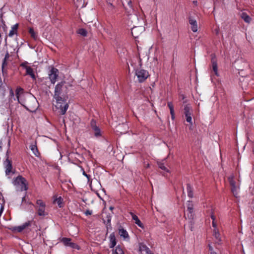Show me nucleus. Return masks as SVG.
<instances>
[{"instance_id": "a19ab883", "label": "nucleus", "mask_w": 254, "mask_h": 254, "mask_svg": "<svg viewBox=\"0 0 254 254\" xmlns=\"http://www.w3.org/2000/svg\"><path fill=\"white\" fill-rule=\"evenodd\" d=\"M27 62H25L24 63H22L20 64V66L24 67V68H26V67H28L29 66H27Z\"/></svg>"}, {"instance_id": "0eeeda50", "label": "nucleus", "mask_w": 254, "mask_h": 254, "mask_svg": "<svg viewBox=\"0 0 254 254\" xmlns=\"http://www.w3.org/2000/svg\"><path fill=\"white\" fill-rule=\"evenodd\" d=\"M8 151H7L6 153L7 158L4 162L6 175H10L11 174L14 173L12 171V162L8 159Z\"/></svg>"}, {"instance_id": "4d7b16f0", "label": "nucleus", "mask_w": 254, "mask_h": 254, "mask_svg": "<svg viewBox=\"0 0 254 254\" xmlns=\"http://www.w3.org/2000/svg\"><path fill=\"white\" fill-rule=\"evenodd\" d=\"M211 254H217L215 252H210Z\"/></svg>"}, {"instance_id": "f8f14e48", "label": "nucleus", "mask_w": 254, "mask_h": 254, "mask_svg": "<svg viewBox=\"0 0 254 254\" xmlns=\"http://www.w3.org/2000/svg\"><path fill=\"white\" fill-rule=\"evenodd\" d=\"M31 222H32L31 221H28L21 226L14 227L13 228V230L18 232H21L23 230L28 227L30 226L31 225Z\"/></svg>"}, {"instance_id": "aec40b11", "label": "nucleus", "mask_w": 254, "mask_h": 254, "mask_svg": "<svg viewBox=\"0 0 254 254\" xmlns=\"http://www.w3.org/2000/svg\"><path fill=\"white\" fill-rule=\"evenodd\" d=\"M46 206L36 207L37 214L39 216H44L47 214L45 212Z\"/></svg>"}, {"instance_id": "72a5a7b5", "label": "nucleus", "mask_w": 254, "mask_h": 254, "mask_svg": "<svg viewBox=\"0 0 254 254\" xmlns=\"http://www.w3.org/2000/svg\"><path fill=\"white\" fill-rule=\"evenodd\" d=\"M104 224L106 225V228L107 229V232H106V235H107L110 230H112L111 222H110V223H105Z\"/></svg>"}, {"instance_id": "423d86ee", "label": "nucleus", "mask_w": 254, "mask_h": 254, "mask_svg": "<svg viewBox=\"0 0 254 254\" xmlns=\"http://www.w3.org/2000/svg\"><path fill=\"white\" fill-rule=\"evenodd\" d=\"M90 126L92 131H93L94 136L98 138L102 136V134L100 128L97 126L96 122L94 120L92 119L91 121Z\"/></svg>"}, {"instance_id": "603ef678", "label": "nucleus", "mask_w": 254, "mask_h": 254, "mask_svg": "<svg viewBox=\"0 0 254 254\" xmlns=\"http://www.w3.org/2000/svg\"><path fill=\"white\" fill-rule=\"evenodd\" d=\"M2 141H0V151H1L2 150Z\"/></svg>"}, {"instance_id": "6e6d98bb", "label": "nucleus", "mask_w": 254, "mask_h": 254, "mask_svg": "<svg viewBox=\"0 0 254 254\" xmlns=\"http://www.w3.org/2000/svg\"><path fill=\"white\" fill-rule=\"evenodd\" d=\"M243 63H244V64L246 66H248V64H247L246 62H243Z\"/></svg>"}, {"instance_id": "2f4dec72", "label": "nucleus", "mask_w": 254, "mask_h": 254, "mask_svg": "<svg viewBox=\"0 0 254 254\" xmlns=\"http://www.w3.org/2000/svg\"><path fill=\"white\" fill-rule=\"evenodd\" d=\"M158 165L159 167L162 170L168 172V170H167V168L165 167V164L164 163L159 162L158 163Z\"/></svg>"}, {"instance_id": "f257e3e1", "label": "nucleus", "mask_w": 254, "mask_h": 254, "mask_svg": "<svg viewBox=\"0 0 254 254\" xmlns=\"http://www.w3.org/2000/svg\"><path fill=\"white\" fill-rule=\"evenodd\" d=\"M65 82H61L56 85L55 89L54 98L56 100L55 107L60 110V114L63 115L66 113L68 105L66 102L67 97L63 94V88Z\"/></svg>"}, {"instance_id": "6e6552de", "label": "nucleus", "mask_w": 254, "mask_h": 254, "mask_svg": "<svg viewBox=\"0 0 254 254\" xmlns=\"http://www.w3.org/2000/svg\"><path fill=\"white\" fill-rule=\"evenodd\" d=\"M187 210L185 212V215H186L187 213V216L189 219H192L193 218L194 213L193 209V204L192 201H188L187 203Z\"/></svg>"}, {"instance_id": "20e7f679", "label": "nucleus", "mask_w": 254, "mask_h": 254, "mask_svg": "<svg viewBox=\"0 0 254 254\" xmlns=\"http://www.w3.org/2000/svg\"><path fill=\"white\" fill-rule=\"evenodd\" d=\"M192 112L193 110L190 104H187L185 106L184 109V114L185 116L186 121L189 123L190 125L192 124L191 117Z\"/></svg>"}, {"instance_id": "dca6fc26", "label": "nucleus", "mask_w": 254, "mask_h": 254, "mask_svg": "<svg viewBox=\"0 0 254 254\" xmlns=\"http://www.w3.org/2000/svg\"><path fill=\"white\" fill-rule=\"evenodd\" d=\"M18 26V24L16 23L12 26L11 29L8 34L9 37H12L14 35H17Z\"/></svg>"}, {"instance_id": "cd10ccee", "label": "nucleus", "mask_w": 254, "mask_h": 254, "mask_svg": "<svg viewBox=\"0 0 254 254\" xmlns=\"http://www.w3.org/2000/svg\"><path fill=\"white\" fill-rule=\"evenodd\" d=\"M23 91V89L20 87H17L16 89V91H15V92H16V98L17 100V101H18L19 103H20L19 102V95H20V93H22V92Z\"/></svg>"}, {"instance_id": "39448f33", "label": "nucleus", "mask_w": 254, "mask_h": 254, "mask_svg": "<svg viewBox=\"0 0 254 254\" xmlns=\"http://www.w3.org/2000/svg\"><path fill=\"white\" fill-rule=\"evenodd\" d=\"M49 78L51 82L54 84L57 81V77L59 76V70L55 67H52L49 71Z\"/></svg>"}, {"instance_id": "4be33fe9", "label": "nucleus", "mask_w": 254, "mask_h": 254, "mask_svg": "<svg viewBox=\"0 0 254 254\" xmlns=\"http://www.w3.org/2000/svg\"><path fill=\"white\" fill-rule=\"evenodd\" d=\"M187 190L188 192V196L190 198H192L193 197V188L192 186L188 184L187 186Z\"/></svg>"}, {"instance_id": "f3484780", "label": "nucleus", "mask_w": 254, "mask_h": 254, "mask_svg": "<svg viewBox=\"0 0 254 254\" xmlns=\"http://www.w3.org/2000/svg\"><path fill=\"white\" fill-rule=\"evenodd\" d=\"M167 106L170 109V114L171 116V119L172 120H174L175 118V111L174 109V105L171 102L167 103Z\"/></svg>"}, {"instance_id": "c9c22d12", "label": "nucleus", "mask_w": 254, "mask_h": 254, "mask_svg": "<svg viewBox=\"0 0 254 254\" xmlns=\"http://www.w3.org/2000/svg\"><path fill=\"white\" fill-rule=\"evenodd\" d=\"M231 191L233 194V195L237 197V194H238V192H237V188L236 187H234V188H231Z\"/></svg>"}, {"instance_id": "9b49d317", "label": "nucleus", "mask_w": 254, "mask_h": 254, "mask_svg": "<svg viewBox=\"0 0 254 254\" xmlns=\"http://www.w3.org/2000/svg\"><path fill=\"white\" fill-rule=\"evenodd\" d=\"M139 251L141 254H153L149 248L143 243L139 244Z\"/></svg>"}, {"instance_id": "37998d69", "label": "nucleus", "mask_w": 254, "mask_h": 254, "mask_svg": "<svg viewBox=\"0 0 254 254\" xmlns=\"http://www.w3.org/2000/svg\"><path fill=\"white\" fill-rule=\"evenodd\" d=\"M9 58V55L8 52H6V54L5 55L4 58L3 60H7L8 58Z\"/></svg>"}, {"instance_id": "052dcab7", "label": "nucleus", "mask_w": 254, "mask_h": 254, "mask_svg": "<svg viewBox=\"0 0 254 254\" xmlns=\"http://www.w3.org/2000/svg\"><path fill=\"white\" fill-rule=\"evenodd\" d=\"M238 70H243L242 69L238 68Z\"/></svg>"}, {"instance_id": "8fccbe9b", "label": "nucleus", "mask_w": 254, "mask_h": 254, "mask_svg": "<svg viewBox=\"0 0 254 254\" xmlns=\"http://www.w3.org/2000/svg\"><path fill=\"white\" fill-rule=\"evenodd\" d=\"M192 3L195 5V6H197V0H193L192 1Z\"/></svg>"}, {"instance_id": "6ab92c4d", "label": "nucleus", "mask_w": 254, "mask_h": 254, "mask_svg": "<svg viewBox=\"0 0 254 254\" xmlns=\"http://www.w3.org/2000/svg\"><path fill=\"white\" fill-rule=\"evenodd\" d=\"M105 216H102V220L104 224L110 223L111 222L112 216L109 213H105Z\"/></svg>"}, {"instance_id": "c756f323", "label": "nucleus", "mask_w": 254, "mask_h": 254, "mask_svg": "<svg viewBox=\"0 0 254 254\" xmlns=\"http://www.w3.org/2000/svg\"><path fill=\"white\" fill-rule=\"evenodd\" d=\"M78 34L83 36H86L87 34V32L86 30L85 29L83 28H80L78 29L77 31Z\"/></svg>"}, {"instance_id": "4c0bfd02", "label": "nucleus", "mask_w": 254, "mask_h": 254, "mask_svg": "<svg viewBox=\"0 0 254 254\" xmlns=\"http://www.w3.org/2000/svg\"><path fill=\"white\" fill-rule=\"evenodd\" d=\"M2 73L4 76H6L7 75V70L6 67H3V68H2Z\"/></svg>"}, {"instance_id": "5fc2aeb1", "label": "nucleus", "mask_w": 254, "mask_h": 254, "mask_svg": "<svg viewBox=\"0 0 254 254\" xmlns=\"http://www.w3.org/2000/svg\"><path fill=\"white\" fill-rule=\"evenodd\" d=\"M3 211V207H1L0 210V215H1L2 211Z\"/></svg>"}, {"instance_id": "3c124183", "label": "nucleus", "mask_w": 254, "mask_h": 254, "mask_svg": "<svg viewBox=\"0 0 254 254\" xmlns=\"http://www.w3.org/2000/svg\"><path fill=\"white\" fill-rule=\"evenodd\" d=\"M211 219H212V221H215V216H214V215L212 214V215H211Z\"/></svg>"}, {"instance_id": "c03bdc74", "label": "nucleus", "mask_w": 254, "mask_h": 254, "mask_svg": "<svg viewBox=\"0 0 254 254\" xmlns=\"http://www.w3.org/2000/svg\"><path fill=\"white\" fill-rule=\"evenodd\" d=\"M9 95L11 97H14V92L12 89H11L9 91Z\"/></svg>"}, {"instance_id": "de8ad7c7", "label": "nucleus", "mask_w": 254, "mask_h": 254, "mask_svg": "<svg viewBox=\"0 0 254 254\" xmlns=\"http://www.w3.org/2000/svg\"><path fill=\"white\" fill-rule=\"evenodd\" d=\"M208 247H209V250L210 251H211V252H214V251H213V249L212 247L210 245H208Z\"/></svg>"}, {"instance_id": "49530a36", "label": "nucleus", "mask_w": 254, "mask_h": 254, "mask_svg": "<svg viewBox=\"0 0 254 254\" xmlns=\"http://www.w3.org/2000/svg\"><path fill=\"white\" fill-rule=\"evenodd\" d=\"M212 226L214 229L216 228V223L215 221H212Z\"/></svg>"}, {"instance_id": "4468645a", "label": "nucleus", "mask_w": 254, "mask_h": 254, "mask_svg": "<svg viewBox=\"0 0 254 254\" xmlns=\"http://www.w3.org/2000/svg\"><path fill=\"white\" fill-rule=\"evenodd\" d=\"M129 214L131 216L132 220L134 221V223L139 227L141 228H144V226L141 222L140 221L138 217L135 215L133 212H130Z\"/></svg>"}, {"instance_id": "09e8293b", "label": "nucleus", "mask_w": 254, "mask_h": 254, "mask_svg": "<svg viewBox=\"0 0 254 254\" xmlns=\"http://www.w3.org/2000/svg\"><path fill=\"white\" fill-rule=\"evenodd\" d=\"M135 29H136V28H133L132 29V30H131V33H132V36H133V37H136V36H135L133 35V32H134V31H135Z\"/></svg>"}, {"instance_id": "13d9d810", "label": "nucleus", "mask_w": 254, "mask_h": 254, "mask_svg": "<svg viewBox=\"0 0 254 254\" xmlns=\"http://www.w3.org/2000/svg\"><path fill=\"white\" fill-rule=\"evenodd\" d=\"M113 209H114L113 207H112V206L110 207V210H113Z\"/></svg>"}, {"instance_id": "5701e85b", "label": "nucleus", "mask_w": 254, "mask_h": 254, "mask_svg": "<svg viewBox=\"0 0 254 254\" xmlns=\"http://www.w3.org/2000/svg\"><path fill=\"white\" fill-rule=\"evenodd\" d=\"M241 18L247 23H250L252 18L246 12H243L241 15Z\"/></svg>"}, {"instance_id": "7c9ffc66", "label": "nucleus", "mask_w": 254, "mask_h": 254, "mask_svg": "<svg viewBox=\"0 0 254 254\" xmlns=\"http://www.w3.org/2000/svg\"><path fill=\"white\" fill-rule=\"evenodd\" d=\"M213 235L216 239H217L218 241H220V239L219 238L220 234L219 233L218 230L217 228H215L214 229Z\"/></svg>"}, {"instance_id": "79ce46f5", "label": "nucleus", "mask_w": 254, "mask_h": 254, "mask_svg": "<svg viewBox=\"0 0 254 254\" xmlns=\"http://www.w3.org/2000/svg\"><path fill=\"white\" fill-rule=\"evenodd\" d=\"M82 174L87 178L88 181L90 180V176L89 175H87L84 170H83Z\"/></svg>"}, {"instance_id": "ddd939ff", "label": "nucleus", "mask_w": 254, "mask_h": 254, "mask_svg": "<svg viewBox=\"0 0 254 254\" xmlns=\"http://www.w3.org/2000/svg\"><path fill=\"white\" fill-rule=\"evenodd\" d=\"M211 58V63H212V69L213 71L215 73V74L216 76H218V66H217V61L214 56L212 55Z\"/></svg>"}, {"instance_id": "2eb2a0df", "label": "nucleus", "mask_w": 254, "mask_h": 254, "mask_svg": "<svg viewBox=\"0 0 254 254\" xmlns=\"http://www.w3.org/2000/svg\"><path fill=\"white\" fill-rule=\"evenodd\" d=\"M110 244L109 247L110 248H113L117 244L116 238L115 237V233H112L109 236Z\"/></svg>"}, {"instance_id": "58836bf2", "label": "nucleus", "mask_w": 254, "mask_h": 254, "mask_svg": "<svg viewBox=\"0 0 254 254\" xmlns=\"http://www.w3.org/2000/svg\"><path fill=\"white\" fill-rule=\"evenodd\" d=\"M7 65V60H3L1 68H3V67H6Z\"/></svg>"}, {"instance_id": "393cba45", "label": "nucleus", "mask_w": 254, "mask_h": 254, "mask_svg": "<svg viewBox=\"0 0 254 254\" xmlns=\"http://www.w3.org/2000/svg\"><path fill=\"white\" fill-rule=\"evenodd\" d=\"M25 69L27 74L29 75L33 78H35L33 70L30 66H29L28 67H26V68Z\"/></svg>"}, {"instance_id": "1a4fd4ad", "label": "nucleus", "mask_w": 254, "mask_h": 254, "mask_svg": "<svg viewBox=\"0 0 254 254\" xmlns=\"http://www.w3.org/2000/svg\"><path fill=\"white\" fill-rule=\"evenodd\" d=\"M119 235L121 237L126 241H129L130 238L128 232L122 226H120L118 229Z\"/></svg>"}, {"instance_id": "bb28decb", "label": "nucleus", "mask_w": 254, "mask_h": 254, "mask_svg": "<svg viewBox=\"0 0 254 254\" xmlns=\"http://www.w3.org/2000/svg\"><path fill=\"white\" fill-rule=\"evenodd\" d=\"M125 2H123V4L124 6L125 7V8L127 10V8L125 6V4L126 3L127 5L128 6V8L130 9H133V5L132 3V0H125Z\"/></svg>"}, {"instance_id": "7ed1b4c3", "label": "nucleus", "mask_w": 254, "mask_h": 254, "mask_svg": "<svg viewBox=\"0 0 254 254\" xmlns=\"http://www.w3.org/2000/svg\"><path fill=\"white\" fill-rule=\"evenodd\" d=\"M135 75L137 76L138 81L142 83L149 77V74L147 70L137 68L135 70Z\"/></svg>"}, {"instance_id": "f704fd0d", "label": "nucleus", "mask_w": 254, "mask_h": 254, "mask_svg": "<svg viewBox=\"0 0 254 254\" xmlns=\"http://www.w3.org/2000/svg\"><path fill=\"white\" fill-rule=\"evenodd\" d=\"M68 246L72 248H73V249H76L78 250H79V249L78 246L77 244H76L75 243H72V242H70L69 243V245Z\"/></svg>"}, {"instance_id": "412c9836", "label": "nucleus", "mask_w": 254, "mask_h": 254, "mask_svg": "<svg viewBox=\"0 0 254 254\" xmlns=\"http://www.w3.org/2000/svg\"><path fill=\"white\" fill-rule=\"evenodd\" d=\"M63 201V198L61 196H60L54 200V203H57L60 208H62L64 206Z\"/></svg>"}, {"instance_id": "864d4df0", "label": "nucleus", "mask_w": 254, "mask_h": 254, "mask_svg": "<svg viewBox=\"0 0 254 254\" xmlns=\"http://www.w3.org/2000/svg\"><path fill=\"white\" fill-rule=\"evenodd\" d=\"M144 167L146 168H148L149 167V163H147L146 164H145L144 165Z\"/></svg>"}, {"instance_id": "c85d7f7f", "label": "nucleus", "mask_w": 254, "mask_h": 254, "mask_svg": "<svg viewBox=\"0 0 254 254\" xmlns=\"http://www.w3.org/2000/svg\"><path fill=\"white\" fill-rule=\"evenodd\" d=\"M62 241L65 246H68L69 243L71 242V239L68 238H63Z\"/></svg>"}, {"instance_id": "ea45409f", "label": "nucleus", "mask_w": 254, "mask_h": 254, "mask_svg": "<svg viewBox=\"0 0 254 254\" xmlns=\"http://www.w3.org/2000/svg\"><path fill=\"white\" fill-rule=\"evenodd\" d=\"M84 213L86 216L91 215L92 214V211L90 210H86Z\"/></svg>"}, {"instance_id": "bf43d9fd", "label": "nucleus", "mask_w": 254, "mask_h": 254, "mask_svg": "<svg viewBox=\"0 0 254 254\" xmlns=\"http://www.w3.org/2000/svg\"><path fill=\"white\" fill-rule=\"evenodd\" d=\"M8 144V146L10 145V140H9Z\"/></svg>"}, {"instance_id": "473e14b6", "label": "nucleus", "mask_w": 254, "mask_h": 254, "mask_svg": "<svg viewBox=\"0 0 254 254\" xmlns=\"http://www.w3.org/2000/svg\"><path fill=\"white\" fill-rule=\"evenodd\" d=\"M37 207L46 206L45 203L41 199H38L36 201Z\"/></svg>"}, {"instance_id": "a18cd8bd", "label": "nucleus", "mask_w": 254, "mask_h": 254, "mask_svg": "<svg viewBox=\"0 0 254 254\" xmlns=\"http://www.w3.org/2000/svg\"><path fill=\"white\" fill-rule=\"evenodd\" d=\"M26 198H25V195L23 197H22V203H26Z\"/></svg>"}, {"instance_id": "b1692460", "label": "nucleus", "mask_w": 254, "mask_h": 254, "mask_svg": "<svg viewBox=\"0 0 254 254\" xmlns=\"http://www.w3.org/2000/svg\"><path fill=\"white\" fill-rule=\"evenodd\" d=\"M29 33L30 34L31 37L34 39L37 40L38 38V35L37 33L35 32L33 28L32 27H30L29 28L28 30Z\"/></svg>"}, {"instance_id": "a211bd4d", "label": "nucleus", "mask_w": 254, "mask_h": 254, "mask_svg": "<svg viewBox=\"0 0 254 254\" xmlns=\"http://www.w3.org/2000/svg\"><path fill=\"white\" fill-rule=\"evenodd\" d=\"M36 143L35 142V144H31L30 145V148L32 150L33 153L35 155L36 157H39L40 155L37 146L36 145Z\"/></svg>"}, {"instance_id": "f03ea898", "label": "nucleus", "mask_w": 254, "mask_h": 254, "mask_svg": "<svg viewBox=\"0 0 254 254\" xmlns=\"http://www.w3.org/2000/svg\"><path fill=\"white\" fill-rule=\"evenodd\" d=\"M13 185L21 191H26L28 190L27 180L21 176H17L13 182Z\"/></svg>"}, {"instance_id": "a878e982", "label": "nucleus", "mask_w": 254, "mask_h": 254, "mask_svg": "<svg viewBox=\"0 0 254 254\" xmlns=\"http://www.w3.org/2000/svg\"><path fill=\"white\" fill-rule=\"evenodd\" d=\"M113 254H124V252L121 246L118 245L116 247V249L113 250Z\"/></svg>"}, {"instance_id": "9d476101", "label": "nucleus", "mask_w": 254, "mask_h": 254, "mask_svg": "<svg viewBox=\"0 0 254 254\" xmlns=\"http://www.w3.org/2000/svg\"><path fill=\"white\" fill-rule=\"evenodd\" d=\"M189 22L190 25L191 30L193 32H197L198 30V25L196 19H194L192 16H190L189 18Z\"/></svg>"}, {"instance_id": "e433bc0d", "label": "nucleus", "mask_w": 254, "mask_h": 254, "mask_svg": "<svg viewBox=\"0 0 254 254\" xmlns=\"http://www.w3.org/2000/svg\"><path fill=\"white\" fill-rule=\"evenodd\" d=\"M229 183L231 186V188L236 187L235 186V182L232 178H229Z\"/></svg>"}]
</instances>
